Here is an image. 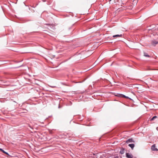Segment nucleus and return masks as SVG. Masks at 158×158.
<instances>
[{"label":"nucleus","mask_w":158,"mask_h":158,"mask_svg":"<svg viewBox=\"0 0 158 158\" xmlns=\"http://www.w3.org/2000/svg\"><path fill=\"white\" fill-rule=\"evenodd\" d=\"M5 154H6V155H9L8 153L7 152H5Z\"/></svg>","instance_id":"obj_12"},{"label":"nucleus","mask_w":158,"mask_h":158,"mask_svg":"<svg viewBox=\"0 0 158 158\" xmlns=\"http://www.w3.org/2000/svg\"><path fill=\"white\" fill-rule=\"evenodd\" d=\"M144 56L148 57H150L149 55L147 53H146L145 52H144Z\"/></svg>","instance_id":"obj_8"},{"label":"nucleus","mask_w":158,"mask_h":158,"mask_svg":"<svg viewBox=\"0 0 158 158\" xmlns=\"http://www.w3.org/2000/svg\"><path fill=\"white\" fill-rule=\"evenodd\" d=\"M126 156L127 158H133V156L131 154L129 153H127L126 154Z\"/></svg>","instance_id":"obj_1"},{"label":"nucleus","mask_w":158,"mask_h":158,"mask_svg":"<svg viewBox=\"0 0 158 158\" xmlns=\"http://www.w3.org/2000/svg\"><path fill=\"white\" fill-rule=\"evenodd\" d=\"M124 150H123L120 151V153L122 154H123L124 153Z\"/></svg>","instance_id":"obj_10"},{"label":"nucleus","mask_w":158,"mask_h":158,"mask_svg":"<svg viewBox=\"0 0 158 158\" xmlns=\"http://www.w3.org/2000/svg\"><path fill=\"white\" fill-rule=\"evenodd\" d=\"M152 45L155 46L156 44H158V42L155 40H153L152 41Z\"/></svg>","instance_id":"obj_3"},{"label":"nucleus","mask_w":158,"mask_h":158,"mask_svg":"<svg viewBox=\"0 0 158 158\" xmlns=\"http://www.w3.org/2000/svg\"><path fill=\"white\" fill-rule=\"evenodd\" d=\"M157 117L156 116H153L151 119V120H153L154 119H155L156 118H157Z\"/></svg>","instance_id":"obj_9"},{"label":"nucleus","mask_w":158,"mask_h":158,"mask_svg":"<svg viewBox=\"0 0 158 158\" xmlns=\"http://www.w3.org/2000/svg\"><path fill=\"white\" fill-rule=\"evenodd\" d=\"M122 35L120 34V35H114L113 36V37L114 38L116 37H122Z\"/></svg>","instance_id":"obj_5"},{"label":"nucleus","mask_w":158,"mask_h":158,"mask_svg":"<svg viewBox=\"0 0 158 158\" xmlns=\"http://www.w3.org/2000/svg\"><path fill=\"white\" fill-rule=\"evenodd\" d=\"M118 96H119V97H121L123 98H128V97H127V96H125V95L122 94H119V95H118Z\"/></svg>","instance_id":"obj_7"},{"label":"nucleus","mask_w":158,"mask_h":158,"mask_svg":"<svg viewBox=\"0 0 158 158\" xmlns=\"http://www.w3.org/2000/svg\"><path fill=\"white\" fill-rule=\"evenodd\" d=\"M133 142V139H130L127 140L126 143H128Z\"/></svg>","instance_id":"obj_4"},{"label":"nucleus","mask_w":158,"mask_h":158,"mask_svg":"<svg viewBox=\"0 0 158 158\" xmlns=\"http://www.w3.org/2000/svg\"><path fill=\"white\" fill-rule=\"evenodd\" d=\"M1 150V148H0V150Z\"/></svg>","instance_id":"obj_14"},{"label":"nucleus","mask_w":158,"mask_h":158,"mask_svg":"<svg viewBox=\"0 0 158 158\" xmlns=\"http://www.w3.org/2000/svg\"><path fill=\"white\" fill-rule=\"evenodd\" d=\"M1 151L3 153H4L5 152H5L4 150H3L2 149H1Z\"/></svg>","instance_id":"obj_11"},{"label":"nucleus","mask_w":158,"mask_h":158,"mask_svg":"<svg viewBox=\"0 0 158 158\" xmlns=\"http://www.w3.org/2000/svg\"><path fill=\"white\" fill-rule=\"evenodd\" d=\"M128 146L130 147L132 149L134 147L135 145L133 144H130L128 145Z\"/></svg>","instance_id":"obj_6"},{"label":"nucleus","mask_w":158,"mask_h":158,"mask_svg":"<svg viewBox=\"0 0 158 158\" xmlns=\"http://www.w3.org/2000/svg\"><path fill=\"white\" fill-rule=\"evenodd\" d=\"M151 149L153 151H158V149L156 148V146L155 144L152 145L151 147Z\"/></svg>","instance_id":"obj_2"},{"label":"nucleus","mask_w":158,"mask_h":158,"mask_svg":"<svg viewBox=\"0 0 158 158\" xmlns=\"http://www.w3.org/2000/svg\"><path fill=\"white\" fill-rule=\"evenodd\" d=\"M109 0V2L110 1H111V0Z\"/></svg>","instance_id":"obj_13"}]
</instances>
